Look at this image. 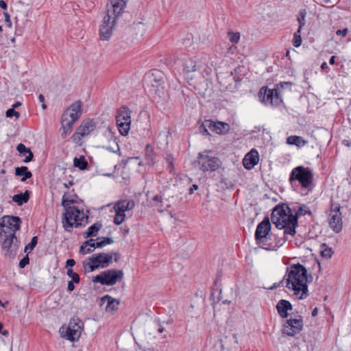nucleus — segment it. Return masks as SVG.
I'll list each match as a JSON object with an SVG mask.
<instances>
[{
	"label": "nucleus",
	"mask_w": 351,
	"mask_h": 351,
	"mask_svg": "<svg viewBox=\"0 0 351 351\" xmlns=\"http://www.w3.org/2000/svg\"><path fill=\"white\" fill-rule=\"evenodd\" d=\"M339 204H331L330 218L328 223L330 228L335 232L339 233L342 230L343 221L341 210Z\"/></svg>",
	"instance_id": "obj_11"
},
{
	"label": "nucleus",
	"mask_w": 351,
	"mask_h": 351,
	"mask_svg": "<svg viewBox=\"0 0 351 351\" xmlns=\"http://www.w3.org/2000/svg\"><path fill=\"white\" fill-rule=\"evenodd\" d=\"M271 230V224L267 217L257 226L255 232V239L258 243H263L267 239V237Z\"/></svg>",
	"instance_id": "obj_15"
},
{
	"label": "nucleus",
	"mask_w": 351,
	"mask_h": 351,
	"mask_svg": "<svg viewBox=\"0 0 351 351\" xmlns=\"http://www.w3.org/2000/svg\"><path fill=\"white\" fill-rule=\"evenodd\" d=\"M335 59H336V57L335 56H331L330 60H329V63L330 64H335Z\"/></svg>",
	"instance_id": "obj_60"
},
{
	"label": "nucleus",
	"mask_w": 351,
	"mask_h": 351,
	"mask_svg": "<svg viewBox=\"0 0 351 351\" xmlns=\"http://www.w3.org/2000/svg\"><path fill=\"white\" fill-rule=\"evenodd\" d=\"M287 313V335L294 336L300 333L303 328V319L301 315H295L294 317Z\"/></svg>",
	"instance_id": "obj_12"
},
{
	"label": "nucleus",
	"mask_w": 351,
	"mask_h": 351,
	"mask_svg": "<svg viewBox=\"0 0 351 351\" xmlns=\"http://www.w3.org/2000/svg\"><path fill=\"white\" fill-rule=\"evenodd\" d=\"M303 207H306L304 205L299 206L298 210H296L295 215L299 218V217L302 215H305V213L303 210Z\"/></svg>",
	"instance_id": "obj_51"
},
{
	"label": "nucleus",
	"mask_w": 351,
	"mask_h": 351,
	"mask_svg": "<svg viewBox=\"0 0 351 351\" xmlns=\"http://www.w3.org/2000/svg\"><path fill=\"white\" fill-rule=\"evenodd\" d=\"M132 29L134 31L138 30L136 34L140 36H143L145 31V25L142 22H138L137 23H134L132 25Z\"/></svg>",
	"instance_id": "obj_38"
},
{
	"label": "nucleus",
	"mask_w": 351,
	"mask_h": 351,
	"mask_svg": "<svg viewBox=\"0 0 351 351\" xmlns=\"http://www.w3.org/2000/svg\"><path fill=\"white\" fill-rule=\"evenodd\" d=\"M207 121L208 120H205L204 122L202 123V124L200 125L199 127V131L201 132V133H202L204 135H208L209 134V132L208 131V126H206V125H207Z\"/></svg>",
	"instance_id": "obj_47"
},
{
	"label": "nucleus",
	"mask_w": 351,
	"mask_h": 351,
	"mask_svg": "<svg viewBox=\"0 0 351 351\" xmlns=\"http://www.w3.org/2000/svg\"><path fill=\"white\" fill-rule=\"evenodd\" d=\"M162 80V74L159 71H156L155 72L152 73V77H150V81L152 83V86L153 87H156V88L154 90L156 93L159 91V86L162 85L161 81Z\"/></svg>",
	"instance_id": "obj_29"
},
{
	"label": "nucleus",
	"mask_w": 351,
	"mask_h": 351,
	"mask_svg": "<svg viewBox=\"0 0 351 351\" xmlns=\"http://www.w3.org/2000/svg\"><path fill=\"white\" fill-rule=\"evenodd\" d=\"M21 106V102H20V101H16V102H15V103L12 105V108H13L14 109H15V108H19V106Z\"/></svg>",
	"instance_id": "obj_61"
},
{
	"label": "nucleus",
	"mask_w": 351,
	"mask_h": 351,
	"mask_svg": "<svg viewBox=\"0 0 351 351\" xmlns=\"http://www.w3.org/2000/svg\"><path fill=\"white\" fill-rule=\"evenodd\" d=\"M284 280H285V276L283 277L282 280H280L278 283H274L272 286L268 287L267 289L272 290V289L277 288L283 282Z\"/></svg>",
	"instance_id": "obj_53"
},
{
	"label": "nucleus",
	"mask_w": 351,
	"mask_h": 351,
	"mask_svg": "<svg viewBox=\"0 0 351 351\" xmlns=\"http://www.w3.org/2000/svg\"><path fill=\"white\" fill-rule=\"evenodd\" d=\"M0 8L3 10L7 9V3L3 0H0Z\"/></svg>",
	"instance_id": "obj_58"
},
{
	"label": "nucleus",
	"mask_w": 351,
	"mask_h": 351,
	"mask_svg": "<svg viewBox=\"0 0 351 351\" xmlns=\"http://www.w3.org/2000/svg\"><path fill=\"white\" fill-rule=\"evenodd\" d=\"M294 181H298L302 188L312 191L314 187L313 174L308 167L298 166L294 168L289 177V182L292 184Z\"/></svg>",
	"instance_id": "obj_4"
},
{
	"label": "nucleus",
	"mask_w": 351,
	"mask_h": 351,
	"mask_svg": "<svg viewBox=\"0 0 351 351\" xmlns=\"http://www.w3.org/2000/svg\"><path fill=\"white\" fill-rule=\"evenodd\" d=\"M298 226V217L293 213L292 209L287 204V234L294 236Z\"/></svg>",
	"instance_id": "obj_16"
},
{
	"label": "nucleus",
	"mask_w": 351,
	"mask_h": 351,
	"mask_svg": "<svg viewBox=\"0 0 351 351\" xmlns=\"http://www.w3.org/2000/svg\"><path fill=\"white\" fill-rule=\"evenodd\" d=\"M69 114H63L62 117V128L71 130L73 123L76 121L73 119L68 117Z\"/></svg>",
	"instance_id": "obj_34"
},
{
	"label": "nucleus",
	"mask_w": 351,
	"mask_h": 351,
	"mask_svg": "<svg viewBox=\"0 0 351 351\" xmlns=\"http://www.w3.org/2000/svg\"><path fill=\"white\" fill-rule=\"evenodd\" d=\"M66 274L68 276L71 278L72 280L71 281H73L77 284L80 282V278L79 275L76 272H74L72 269L69 268Z\"/></svg>",
	"instance_id": "obj_41"
},
{
	"label": "nucleus",
	"mask_w": 351,
	"mask_h": 351,
	"mask_svg": "<svg viewBox=\"0 0 351 351\" xmlns=\"http://www.w3.org/2000/svg\"><path fill=\"white\" fill-rule=\"evenodd\" d=\"M95 241V239H90L84 241L80 246V252L82 254H86L93 252L94 250L97 248L96 243Z\"/></svg>",
	"instance_id": "obj_23"
},
{
	"label": "nucleus",
	"mask_w": 351,
	"mask_h": 351,
	"mask_svg": "<svg viewBox=\"0 0 351 351\" xmlns=\"http://www.w3.org/2000/svg\"><path fill=\"white\" fill-rule=\"evenodd\" d=\"M101 228L102 224L100 222L97 221L95 223L88 228L86 232L83 233L84 238L87 239L88 237H95Z\"/></svg>",
	"instance_id": "obj_27"
},
{
	"label": "nucleus",
	"mask_w": 351,
	"mask_h": 351,
	"mask_svg": "<svg viewBox=\"0 0 351 351\" xmlns=\"http://www.w3.org/2000/svg\"><path fill=\"white\" fill-rule=\"evenodd\" d=\"M5 22L8 27H12V22L10 20V14L8 12H4Z\"/></svg>",
	"instance_id": "obj_50"
},
{
	"label": "nucleus",
	"mask_w": 351,
	"mask_h": 351,
	"mask_svg": "<svg viewBox=\"0 0 351 351\" xmlns=\"http://www.w3.org/2000/svg\"><path fill=\"white\" fill-rule=\"evenodd\" d=\"M94 261L98 265L99 268H105L108 267L112 262V254L106 253H99L93 254Z\"/></svg>",
	"instance_id": "obj_18"
},
{
	"label": "nucleus",
	"mask_w": 351,
	"mask_h": 351,
	"mask_svg": "<svg viewBox=\"0 0 351 351\" xmlns=\"http://www.w3.org/2000/svg\"><path fill=\"white\" fill-rule=\"evenodd\" d=\"M82 103L80 100L72 104L64 112V114H69L68 117L73 119L77 121L82 114Z\"/></svg>",
	"instance_id": "obj_19"
},
{
	"label": "nucleus",
	"mask_w": 351,
	"mask_h": 351,
	"mask_svg": "<svg viewBox=\"0 0 351 351\" xmlns=\"http://www.w3.org/2000/svg\"><path fill=\"white\" fill-rule=\"evenodd\" d=\"M276 308H277L278 313H279L280 317L282 318H285V299H282L278 302V303L276 306Z\"/></svg>",
	"instance_id": "obj_36"
},
{
	"label": "nucleus",
	"mask_w": 351,
	"mask_h": 351,
	"mask_svg": "<svg viewBox=\"0 0 351 351\" xmlns=\"http://www.w3.org/2000/svg\"><path fill=\"white\" fill-rule=\"evenodd\" d=\"M348 32V28H345V29H338L336 32V34L337 36H342L345 37L347 35Z\"/></svg>",
	"instance_id": "obj_52"
},
{
	"label": "nucleus",
	"mask_w": 351,
	"mask_h": 351,
	"mask_svg": "<svg viewBox=\"0 0 351 351\" xmlns=\"http://www.w3.org/2000/svg\"><path fill=\"white\" fill-rule=\"evenodd\" d=\"M103 302H107L106 311L107 312H112L118 309L119 301L114 299L110 295H106L101 298Z\"/></svg>",
	"instance_id": "obj_21"
},
{
	"label": "nucleus",
	"mask_w": 351,
	"mask_h": 351,
	"mask_svg": "<svg viewBox=\"0 0 351 351\" xmlns=\"http://www.w3.org/2000/svg\"><path fill=\"white\" fill-rule=\"evenodd\" d=\"M197 189H198V186L197 184H193L192 186L189 189V191H190L189 193L192 194L193 193V191L195 190H197Z\"/></svg>",
	"instance_id": "obj_59"
},
{
	"label": "nucleus",
	"mask_w": 351,
	"mask_h": 351,
	"mask_svg": "<svg viewBox=\"0 0 351 351\" xmlns=\"http://www.w3.org/2000/svg\"><path fill=\"white\" fill-rule=\"evenodd\" d=\"M73 283H75L73 281L70 280L68 282L67 289L70 292L73 291L75 289V286H74Z\"/></svg>",
	"instance_id": "obj_55"
},
{
	"label": "nucleus",
	"mask_w": 351,
	"mask_h": 351,
	"mask_svg": "<svg viewBox=\"0 0 351 351\" xmlns=\"http://www.w3.org/2000/svg\"><path fill=\"white\" fill-rule=\"evenodd\" d=\"M62 132L61 133V136L63 138H64L67 136V134L71 132V130H67V129H66L64 128H62Z\"/></svg>",
	"instance_id": "obj_56"
},
{
	"label": "nucleus",
	"mask_w": 351,
	"mask_h": 351,
	"mask_svg": "<svg viewBox=\"0 0 351 351\" xmlns=\"http://www.w3.org/2000/svg\"><path fill=\"white\" fill-rule=\"evenodd\" d=\"M182 66L183 71L186 73L197 71L196 62L191 58L184 59Z\"/></svg>",
	"instance_id": "obj_30"
},
{
	"label": "nucleus",
	"mask_w": 351,
	"mask_h": 351,
	"mask_svg": "<svg viewBox=\"0 0 351 351\" xmlns=\"http://www.w3.org/2000/svg\"><path fill=\"white\" fill-rule=\"evenodd\" d=\"M75 265V261L74 259L70 258L66 261V267H72Z\"/></svg>",
	"instance_id": "obj_54"
},
{
	"label": "nucleus",
	"mask_w": 351,
	"mask_h": 351,
	"mask_svg": "<svg viewBox=\"0 0 351 351\" xmlns=\"http://www.w3.org/2000/svg\"><path fill=\"white\" fill-rule=\"evenodd\" d=\"M210 151H205L204 153H199L197 162L199 169L203 171H214L218 169L221 162L217 157H213L208 155Z\"/></svg>",
	"instance_id": "obj_9"
},
{
	"label": "nucleus",
	"mask_w": 351,
	"mask_h": 351,
	"mask_svg": "<svg viewBox=\"0 0 351 351\" xmlns=\"http://www.w3.org/2000/svg\"><path fill=\"white\" fill-rule=\"evenodd\" d=\"M29 259L28 255L27 254L25 257H23L19 262V267L20 268H24L27 264H29Z\"/></svg>",
	"instance_id": "obj_48"
},
{
	"label": "nucleus",
	"mask_w": 351,
	"mask_h": 351,
	"mask_svg": "<svg viewBox=\"0 0 351 351\" xmlns=\"http://www.w3.org/2000/svg\"><path fill=\"white\" fill-rule=\"evenodd\" d=\"M73 165L80 170H85L88 167V162L83 156H81L80 158L75 157L73 160Z\"/></svg>",
	"instance_id": "obj_33"
},
{
	"label": "nucleus",
	"mask_w": 351,
	"mask_h": 351,
	"mask_svg": "<svg viewBox=\"0 0 351 351\" xmlns=\"http://www.w3.org/2000/svg\"><path fill=\"white\" fill-rule=\"evenodd\" d=\"M323 247H326V244L322 245ZM333 252L330 247H325L324 250L321 251V255L322 257L329 258L332 256Z\"/></svg>",
	"instance_id": "obj_44"
},
{
	"label": "nucleus",
	"mask_w": 351,
	"mask_h": 351,
	"mask_svg": "<svg viewBox=\"0 0 351 351\" xmlns=\"http://www.w3.org/2000/svg\"><path fill=\"white\" fill-rule=\"evenodd\" d=\"M285 203H281L274 207L271 215V222L279 230L285 229Z\"/></svg>",
	"instance_id": "obj_13"
},
{
	"label": "nucleus",
	"mask_w": 351,
	"mask_h": 351,
	"mask_svg": "<svg viewBox=\"0 0 351 351\" xmlns=\"http://www.w3.org/2000/svg\"><path fill=\"white\" fill-rule=\"evenodd\" d=\"M259 161V154L256 149H252L243 160V167L246 169H252Z\"/></svg>",
	"instance_id": "obj_17"
},
{
	"label": "nucleus",
	"mask_w": 351,
	"mask_h": 351,
	"mask_svg": "<svg viewBox=\"0 0 351 351\" xmlns=\"http://www.w3.org/2000/svg\"><path fill=\"white\" fill-rule=\"evenodd\" d=\"M134 204L133 200H123L115 204L114 209H117L119 212L125 213V211L133 209Z\"/></svg>",
	"instance_id": "obj_25"
},
{
	"label": "nucleus",
	"mask_w": 351,
	"mask_h": 351,
	"mask_svg": "<svg viewBox=\"0 0 351 351\" xmlns=\"http://www.w3.org/2000/svg\"><path fill=\"white\" fill-rule=\"evenodd\" d=\"M38 243V237H33L32 239V241L29 243H28L24 249V252L27 254L30 253L34 248L36 247V244Z\"/></svg>",
	"instance_id": "obj_37"
},
{
	"label": "nucleus",
	"mask_w": 351,
	"mask_h": 351,
	"mask_svg": "<svg viewBox=\"0 0 351 351\" xmlns=\"http://www.w3.org/2000/svg\"><path fill=\"white\" fill-rule=\"evenodd\" d=\"M167 162L168 163L167 169L170 173H172L174 170V164H173V156L172 154H167L166 157Z\"/></svg>",
	"instance_id": "obj_42"
},
{
	"label": "nucleus",
	"mask_w": 351,
	"mask_h": 351,
	"mask_svg": "<svg viewBox=\"0 0 351 351\" xmlns=\"http://www.w3.org/2000/svg\"><path fill=\"white\" fill-rule=\"evenodd\" d=\"M227 34L230 42H231L233 44H237L239 43L241 37L239 32H234L231 30H229Z\"/></svg>",
	"instance_id": "obj_35"
},
{
	"label": "nucleus",
	"mask_w": 351,
	"mask_h": 351,
	"mask_svg": "<svg viewBox=\"0 0 351 351\" xmlns=\"http://www.w3.org/2000/svg\"><path fill=\"white\" fill-rule=\"evenodd\" d=\"M75 203V200L68 199L66 193L62 196V206L64 208V213L62 216V223L65 231L71 232L73 227L78 228L82 224L81 221L86 219V223H88V216L84 213L83 210H80L71 204Z\"/></svg>",
	"instance_id": "obj_3"
},
{
	"label": "nucleus",
	"mask_w": 351,
	"mask_h": 351,
	"mask_svg": "<svg viewBox=\"0 0 351 351\" xmlns=\"http://www.w3.org/2000/svg\"><path fill=\"white\" fill-rule=\"evenodd\" d=\"M95 129V123L93 120L88 119L84 121L77 128L73 135L74 141H80L84 136L89 134Z\"/></svg>",
	"instance_id": "obj_14"
},
{
	"label": "nucleus",
	"mask_w": 351,
	"mask_h": 351,
	"mask_svg": "<svg viewBox=\"0 0 351 351\" xmlns=\"http://www.w3.org/2000/svg\"><path fill=\"white\" fill-rule=\"evenodd\" d=\"M293 44L295 47H300L302 44L300 33H298V31L294 34Z\"/></svg>",
	"instance_id": "obj_45"
},
{
	"label": "nucleus",
	"mask_w": 351,
	"mask_h": 351,
	"mask_svg": "<svg viewBox=\"0 0 351 351\" xmlns=\"http://www.w3.org/2000/svg\"><path fill=\"white\" fill-rule=\"evenodd\" d=\"M145 155L149 161L153 162L154 160V151L149 145H147L145 147Z\"/></svg>",
	"instance_id": "obj_43"
},
{
	"label": "nucleus",
	"mask_w": 351,
	"mask_h": 351,
	"mask_svg": "<svg viewBox=\"0 0 351 351\" xmlns=\"http://www.w3.org/2000/svg\"><path fill=\"white\" fill-rule=\"evenodd\" d=\"M162 201V197L160 195H156L152 198L153 205L155 206H158L160 203Z\"/></svg>",
	"instance_id": "obj_49"
},
{
	"label": "nucleus",
	"mask_w": 351,
	"mask_h": 351,
	"mask_svg": "<svg viewBox=\"0 0 351 351\" xmlns=\"http://www.w3.org/2000/svg\"><path fill=\"white\" fill-rule=\"evenodd\" d=\"M29 191L26 190L24 193H20L12 196V201L16 203L19 206L27 203L29 199Z\"/></svg>",
	"instance_id": "obj_26"
},
{
	"label": "nucleus",
	"mask_w": 351,
	"mask_h": 351,
	"mask_svg": "<svg viewBox=\"0 0 351 351\" xmlns=\"http://www.w3.org/2000/svg\"><path fill=\"white\" fill-rule=\"evenodd\" d=\"M287 144L295 145L300 149L306 145L308 144V141H305L301 136L293 135L287 138Z\"/></svg>",
	"instance_id": "obj_22"
},
{
	"label": "nucleus",
	"mask_w": 351,
	"mask_h": 351,
	"mask_svg": "<svg viewBox=\"0 0 351 351\" xmlns=\"http://www.w3.org/2000/svg\"><path fill=\"white\" fill-rule=\"evenodd\" d=\"M206 126H208V129L219 134L226 133L230 129V126L228 123L219 121L214 122L211 120L207 121V125H206Z\"/></svg>",
	"instance_id": "obj_20"
},
{
	"label": "nucleus",
	"mask_w": 351,
	"mask_h": 351,
	"mask_svg": "<svg viewBox=\"0 0 351 351\" xmlns=\"http://www.w3.org/2000/svg\"><path fill=\"white\" fill-rule=\"evenodd\" d=\"M131 111L126 106H122L116 116L117 125L123 136L128 135L131 124Z\"/></svg>",
	"instance_id": "obj_10"
},
{
	"label": "nucleus",
	"mask_w": 351,
	"mask_h": 351,
	"mask_svg": "<svg viewBox=\"0 0 351 351\" xmlns=\"http://www.w3.org/2000/svg\"><path fill=\"white\" fill-rule=\"evenodd\" d=\"M4 236L1 247L5 252V256L14 257L19 247V241L14 232H9L6 230H1L0 236Z\"/></svg>",
	"instance_id": "obj_7"
},
{
	"label": "nucleus",
	"mask_w": 351,
	"mask_h": 351,
	"mask_svg": "<svg viewBox=\"0 0 351 351\" xmlns=\"http://www.w3.org/2000/svg\"><path fill=\"white\" fill-rule=\"evenodd\" d=\"M82 322L78 318L71 319L66 328H60L62 337L71 342L77 341L82 334Z\"/></svg>",
	"instance_id": "obj_8"
},
{
	"label": "nucleus",
	"mask_w": 351,
	"mask_h": 351,
	"mask_svg": "<svg viewBox=\"0 0 351 351\" xmlns=\"http://www.w3.org/2000/svg\"><path fill=\"white\" fill-rule=\"evenodd\" d=\"M127 2L128 0H110V4H107L106 14L99 29L101 40H108L111 37L117 21L123 13Z\"/></svg>",
	"instance_id": "obj_2"
},
{
	"label": "nucleus",
	"mask_w": 351,
	"mask_h": 351,
	"mask_svg": "<svg viewBox=\"0 0 351 351\" xmlns=\"http://www.w3.org/2000/svg\"><path fill=\"white\" fill-rule=\"evenodd\" d=\"M321 69L322 70H326V69H328V64L326 62H323L321 65Z\"/></svg>",
	"instance_id": "obj_64"
},
{
	"label": "nucleus",
	"mask_w": 351,
	"mask_h": 351,
	"mask_svg": "<svg viewBox=\"0 0 351 351\" xmlns=\"http://www.w3.org/2000/svg\"><path fill=\"white\" fill-rule=\"evenodd\" d=\"M287 272L289 271L287 278V287L291 288L293 295L297 299L302 300L308 297V290L307 282H311L313 277L307 274L304 266L300 263L290 265L287 261Z\"/></svg>",
	"instance_id": "obj_1"
},
{
	"label": "nucleus",
	"mask_w": 351,
	"mask_h": 351,
	"mask_svg": "<svg viewBox=\"0 0 351 351\" xmlns=\"http://www.w3.org/2000/svg\"><path fill=\"white\" fill-rule=\"evenodd\" d=\"M83 266L85 270L93 271L96 269H99L98 265L94 261L93 255L83 262Z\"/></svg>",
	"instance_id": "obj_31"
},
{
	"label": "nucleus",
	"mask_w": 351,
	"mask_h": 351,
	"mask_svg": "<svg viewBox=\"0 0 351 351\" xmlns=\"http://www.w3.org/2000/svg\"><path fill=\"white\" fill-rule=\"evenodd\" d=\"M38 100H39V101H40V102H41L42 104H43V103H45V97H44L43 95L40 94V95H38Z\"/></svg>",
	"instance_id": "obj_63"
},
{
	"label": "nucleus",
	"mask_w": 351,
	"mask_h": 351,
	"mask_svg": "<svg viewBox=\"0 0 351 351\" xmlns=\"http://www.w3.org/2000/svg\"><path fill=\"white\" fill-rule=\"evenodd\" d=\"M5 115L9 118L15 117L16 119H18L20 117V113L12 108L6 110Z\"/></svg>",
	"instance_id": "obj_46"
},
{
	"label": "nucleus",
	"mask_w": 351,
	"mask_h": 351,
	"mask_svg": "<svg viewBox=\"0 0 351 351\" xmlns=\"http://www.w3.org/2000/svg\"><path fill=\"white\" fill-rule=\"evenodd\" d=\"M15 175L16 176H22L21 180L25 182L27 179L32 177V173L28 170L26 166H22L15 168Z\"/></svg>",
	"instance_id": "obj_28"
},
{
	"label": "nucleus",
	"mask_w": 351,
	"mask_h": 351,
	"mask_svg": "<svg viewBox=\"0 0 351 351\" xmlns=\"http://www.w3.org/2000/svg\"><path fill=\"white\" fill-rule=\"evenodd\" d=\"M285 82H280L277 84L276 88L269 89L266 86L261 88L258 92V97L260 100L265 104H270L271 106H277L282 103V95L279 91V86L283 88V84Z\"/></svg>",
	"instance_id": "obj_5"
},
{
	"label": "nucleus",
	"mask_w": 351,
	"mask_h": 351,
	"mask_svg": "<svg viewBox=\"0 0 351 351\" xmlns=\"http://www.w3.org/2000/svg\"><path fill=\"white\" fill-rule=\"evenodd\" d=\"M317 313H318V308L316 307L312 311L311 315L313 317H315L317 315Z\"/></svg>",
	"instance_id": "obj_62"
},
{
	"label": "nucleus",
	"mask_w": 351,
	"mask_h": 351,
	"mask_svg": "<svg viewBox=\"0 0 351 351\" xmlns=\"http://www.w3.org/2000/svg\"><path fill=\"white\" fill-rule=\"evenodd\" d=\"M101 241H97L96 243V247L97 248H101L104 247L107 244H112L113 243L114 241L110 237H101Z\"/></svg>",
	"instance_id": "obj_40"
},
{
	"label": "nucleus",
	"mask_w": 351,
	"mask_h": 351,
	"mask_svg": "<svg viewBox=\"0 0 351 351\" xmlns=\"http://www.w3.org/2000/svg\"><path fill=\"white\" fill-rule=\"evenodd\" d=\"M16 150L21 156H25L27 154V156L23 160V162L25 163L31 162L34 158V154L29 148L25 147L23 143H19L16 146Z\"/></svg>",
	"instance_id": "obj_24"
},
{
	"label": "nucleus",
	"mask_w": 351,
	"mask_h": 351,
	"mask_svg": "<svg viewBox=\"0 0 351 351\" xmlns=\"http://www.w3.org/2000/svg\"><path fill=\"white\" fill-rule=\"evenodd\" d=\"M124 273L121 269H108L93 277V282L103 285L112 286L123 279Z\"/></svg>",
	"instance_id": "obj_6"
},
{
	"label": "nucleus",
	"mask_w": 351,
	"mask_h": 351,
	"mask_svg": "<svg viewBox=\"0 0 351 351\" xmlns=\"http://www.w3.org/2000/svg\"><path fill=\"white\" fill-rule=\"evenodd\" d=\"M116 214L114 217V223L117 225H120L123 223L125 219V215L122 212H119L117 209H115Z\"/></svg>",
	"instance_id": "obj_39"
},
{
	"label": "nucleus",
	"mask_w": 351,
	"mask_h": 351,
	"mask_svg": "<svg viewBox=\"0 0 351 351\" xmlns=\"http://www.w3.org/2000/svg\"><path fill=\"white\" fill-rule=\"evenodd\" d=\"M111 254H112V256L114 255V261L116 263H117L119 261V259H120V254H119V253L115 252H112Z\"/></svg>",
	"instance_id": "obj_57"
},
{
	"label": "nucleus",
	"mask_w": 351,
	"mask_h": 351,
	"mask_svg": "<svg viewBox=\"0 0 351 351\" xmlns=\"http://www.w3.org/2000/svg\"><path fill=\"white\" fill-rule=\"evenodd\" d=\"M306 14H307V12L306 10V9H302L299 12V14L297 17V21L299 23L298 33H300L301 29L305 25V23H306L305 19L306 16Z\"/></svg>",
	"instance_id": "obj_32"
}]
</instances>
